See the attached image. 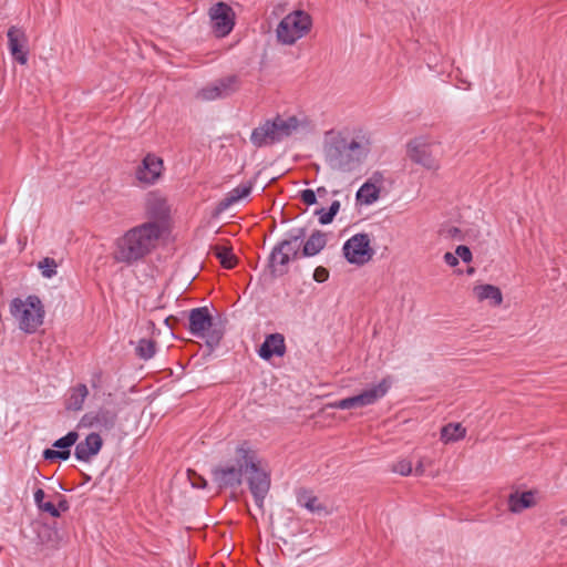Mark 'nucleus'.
<instances>
[{"mask_svg":"<svg viewBox=\"0 0 567 567\" xmlns=\"http://www.w3.org/2000/svg\"><path fill=\"white\" fill-rule=\"evenodd\" d=\"M478 300H488L492 306H499L503 301L502 291L493 285H481L474 288Z\"/></svg>","mask_w":567,"mask_h":567,"instance_id":"26","label":"nucleus"},{"mask_svg":"<svg viewBox=\"0 0 567 567\" xmlns=\"http://www.w3.org/2000/svg\"><path fill=\"white\" fill-rule=\"evenodd\" d=\"M145 212L150 218L147 223H155L159 226L161 235H163L169 219V207L166 199L157 193H150L146 197Z\"/></svg>","mask_w":567,"mask_h":567,"instance_id":"15","label":"nucleus"},{"mask_svg":"<svg viewBox=\"0 0 567 567\" xmlns=\"http://www.w3.org/2000/svg\"><path fill=\"white\" fill-rule=\"evenodd\" d=\"M466 429L461 423H449L441 429V441L445 444L464 439Z\"/></svg>","mask_w":567,"mask_h":567,"instance_id":"28","label":"nucleus"},{"mask_svg":"<svg viewBox=\"0 0 567 567\" xmlns=\"http://www.w3.org/2000/svg\"><path fill=\"white\" fill-rule=\"evenodd\" d=\"M423 473H424L423 464H422V462H419V464L414 468V474L416 476H421V475H423Z\"/></svg>","mask_w":567,"mask_h":567,"instance_id":"43","label":"nucleus"},{"mask_svg":"<svg viewBox=\"0 0 567 567\" xmlns=\"http://www.w3.org/2000/svg\"><path fill=\"white\" fill-rule=\"evenodd\" d=\"M89 395V389L86 384L79 383L74 386H71L68 391V398L65 401V409L68 411H81L83 409L84 402Z\"/></svg>","mask_w":567,"mask_h":567,"instance_id":"23","label":"nucleus"},{"mask_svg":"<svg viewBox=\"0 0 567 567\" xmlns=\"http://www.w3.org/2000/svg\"><path fill=\"white\" fill-rule=\"evenodd\" d=\"M446 233L449 237L456 238L461 231L457 227H450Z\"/></svg>","mask_w":567,"mask_h":567,"instance_id":"42","label":"nucleus"},{"mask_svg":"<svg viewBox=\"0 0 567 567\" xmlns=\"http://www.w3.org/2000/svg\"><path fill=\"white\" fill-rule=\"evenodd\" d=\"M342 252L346 260L355 266L368 264L374 256L370 237L365 233H358L347 239L342 246Z\"/></svg>","mask_w":567,"mask_h":567,"instance_id":"11","label":"nucleus"},{"mask_svg":"<svg viewBox=\"0 0 567 567\" xmlns=\"http://www.w3.org/2000/svg\"><path fill=\"white\" fill-rule=\"evenodd\" d=\"M286 343L284 334L279 332L270 333L265 337L257 353L262 360H270L272 357L281 358L286 354Z\"/></svg>","mask_w":567,"mask_h":567,"instance_id":"20","label":"nucleus"},{"mask_svg":"<svg viewBox=\"0 0 567 567\" xmlns=\"http://www.w3.org/2000/svg\"><path fill=\"white\" fill-rule=\"evenodd\" d=\"M530 506H532V491H525L523 493L515 491L509 494L508 509L512 513L518 514L523 509L528 508Z\"/></svg>","mask_w":567,"mask_h":567,"instance_id":"27","label":"nucleus"},{"mask_svg":"<svg viewBox=\"0 0 567 567\" xmlns=\"http://www.w3.org/2000/svg\"><path fill=\"white\" fill-rule=\"evenodd\" d=\"M371 136L359 131L352 137L338 136L324 148L328 165L336 171L351 173L358 169L371 151Z\"/></svg>","mask_w":567,"mask_h":567,"instance_id":"1","label":"nucleus"},{"mask_svg":"<svg viewBox=\"0 0 567 567\" xmlns=\"http://www.w3.org/2000/svg\"><path fill=\"white\" fill-rule=\"evenodd\" d=\"M237 454L241 455V458L245 461V470L249 473L247 483L255 505L262 511L265 498L270 489V475L258 466L256 457L249 447L239 445Z\"/></svg>","mask_w":567,"mask_h":567,"instance_id":"6","label":"nucleus"},{"mask_svg":"<svg viewBox=\"0 0 567 567\" xmlns=\"http://www.w3.org/2000/svg\"><path fill=\"white\" fill-rule=\"evenodd\" d=\"M380 194V189L372 183L365 182L358 190H357V199L365 205H371L378 200Z\"/></svg>","mask_w":567,"mask_h":567,"instance_id":"29","label":"nucleus"},{"mask_svg":"<svg viewBox=\"0 0 567 567\" xmlns=\"http://www.w3.org/2000/svg\"><path fill=\"white\" fill-rule=\"evenodd\" d=\"M441 143L429 136H417L408 142L406 154L409 158L429 171L440 168Z\"/></svg>","mask_w":567,"mask_h":567,"instance_id":"8","label":"nucleus"},{"mask_svg":"<svg viewBox=\"0 0 567 567\" xmlns=\"http://www.w3.org/2000/svg\"><path fill=\"white\" fill-rule=\"evenodd\" d=\"M443 259H444L445 264L449 265L450 267H455L458 265V259H457L456 254L445 252L443 256Z\"/></svg>","mask_w":567,"mask_h":567,"instance_id":"39","label":"nucleus"},{"mask_svg":"<svg viewBox=\"0 0 567 567\" xmlns=\"http://www.w3.org/2000/svg\"><path fill=\"white\" fill-rule=\"evenodd\" d=\"M217 257L224 268L230 269L235 266L236 258L230 249L223 247L217 250Z\"/></svg>","mask_w":567,"mask_h":567,"instance_id":"33","label":"nucleus"},{"mask_svg":"<svg viewBox=\"0 0 567 567\" xmlns=\"http://www.w3.org/2000/svg\"><path fill=\"white\" fill-rule=\"evenodd\" d=\"M45 493L42 488H38L34 492V503L37 507H39L42 503H44Z\"/></svg>","mask_w":567,"mask_h":567,"instance_id":"40","label":"nucleus"},{"mask_svg":"<svg viewBox=\"0 0 567 567\" xmlns=\"http://www.w3.org/2000/svg\"><path fill=\"white\" fill-rule=\"evenodd\" d=\"M390 386L391 383L386 379H382L378 384L363 390L361 393L338 400L331 403L330 406L338 410H351L369 406L385 396Z\"/></svg>","mask_w":567,"mask_h":567,"instance_id":"10","label":"nucleus"},{"mask_svg":"<svg viewBox=\"0 0 567 567\" xmlns=\"http://www.w3.org/2000/svg\"><path fill=\"white\" fill-rule=\"evenodd\" d=\"M188 331L192 336L205 339L206 346L214 350L224 337L223 328L214 322L207 307L194 308L188 316Z\"/></svg>","mask_w":567,"mask_h":567,"instance_id":"7","label":"nucleus"},{"mask_svg":"<svg viewBox=\"0 0 567 567\" xmlns=\"http://www.w3.org/2000/svg\"><path fill=\"white\" fill-rule=\"evenodd\" d=\"M298 126L299 121L296 116L277 115L255 127L250 134V142L257 148L271 146L289 137Z\"/></svg>","mask_w":567,"mask_h":567,"instance_id":"4","label":"nucleus"},{"mask_svg":"<svg viewBox=\"0 0 567 567\" xmlns=\"http://www.w3.org/2000/svg\"><path fill=\"white\" fill-rule=\"evenodd\" d=\"M340 202L333 200L328 209L319 208L315 212V215L318 217L320 225H329L333 221L336 215L340 210Z\"/></svg>","mask_w":567,"mask_h":567,"instance_id":"31","label":"nucleus"},{"mask_svg":"<svg viewBox=\"0 0 567 567\" xmlns=\"http://www.w3.org/2000/svg\"><path fill=\"white\" fill-rule=\"evenodd\" d=\"M329 278V271L323 267H317L313 271V280L324 282Z\"/></svg>","mask_w":567,"mask_h":567,"instance_id":"38","label":"nucleus"},{"mask_svg":"<svg viewBox=\"0 0 567 567\" xmlns=\"http://www.w3.org/2000/svg\"><path fill=\"white\" fill-rule=\"evenodd\" d=\"M164 169L163 159L156 154L148 153L142 159L135 172L136 179L145 185H154L161 177Z\"/></svg>","mask_w":567,"mask_h":567,"instance_id":"17","label":"nucleus"},{"mask_svg":"<svg viewBox=\"0 0 567 567\" xmlns=\"http://www.w3.org/2000/svg\"><path fill=\"white\" fill-rule=\"evenodd\" d=\"M297 503L300 507L318 516H326L329 513L327 506H324L312 492L307 489L298 492Z\"/></svg>","mask_w":567,"mask_h":567,"instance_id":"22","label":"nucleus"},{"mask_svg":"<svg viewBox=\"0 0 567 567\" xmlns=\"http://www.w3.org/2000/svg\"><path fill=\"white\" fill-rule=\"evenodd\" d=\"M9 308L19 328L25 333H34L43 323L45 311L37 295H29L24 299L13 298Z\"/></svg>","mask_w":567,"mask_h":567,"instance_id":"5","label":"nucleus"},{"mask_svg":"<svg viewBox=\"0 0 567 567\" xmlns=\"http://www.w3.org/2000/svg\"><path fill=\"white\" fill-rule=\"evenodd\" d=\"M327 245L326 234L316 230L302 243L301 257H313L318 255Z\"/></svg>","mask_w":567,"mask_h":567,"instance_id":"24","label":"nucleus"},{"mask_svg":"<svg viewBox=\"0 0 567 567\" xmlns=\"http://www.w3.org/2000/svg\"><path fill=\"white\" fill-rule=\"evenodd\" d=\"M239 87V78L235 74L218 79L200 89L197 96L203 101H215L233 94Z\"/></svg>","mask_w":567,"mask_h":567,"instance_id":"14","label":"nucleus"},{"mask_svg":"<svg viewBox=\"0 0 567 567\" xmlns=\"http://www.w3.org/2000/svg\"><path fill=\"white\" fill-rule=\"evenodd\" d=\"M103 446V440L96 432H92L84 441L75 443L74 456L80 462H89L93 456L99 454Z\"/></svg>","mask_w":567,"mask_h":567,"instance_id":"21","label":"nucleus"},{"mask_svg":"<svg viewBox=\"0 0 567 567\" xmlns=\"http://www.w3.org/2000/svg\"><path fill=\"white\" fill-rule=\"evenodd\" d=\"M209 18L214 33L224 38L228 35L235 25V13L230 6L218 2L209 9Z\"/></svg>","mask_w":567,"mask_h":567,"instance_id":"13","label":"nucleus"},{"mask_svg":"<svg viewBox=\"0 0 567 567\" xmlns=\"http://www.w3.org/2000/svg\"><path fill=\"white\" fill-rule=\"evenodd\" d=\"M327 194H328V190L323 186L318 187L317 190H316V196L318 195L319 197H323Z\"/></svg>","mask_w":567,"mask_h":567,"instance_id":"44","label":"nucleus"},{"mask_svg":"<svg viewBox=\"0 0 567 567\" xmlns=\"http://www.w3.org/2000/svg\"><path fill=\"white\" fill-rule=\"evenodd\" d=\"M117 422V413L106 408H100L95 411H90L80 420V426L87 429H96L101 432L111 431L115 427Z\"/></svg>","mask_w":567,"mask_h":567,"instance_id":"16","label":"nucleus"},{"mask_svg":"<svg viewBox=\"0 0 567 567\" xmlns=\"http://www.w3.org/2000/svg\"><path fill=\"white\" fill-rule=\"evenodd\" d=\"M8 47L13 59L20 64L28 62L29 51L25 48L27 37L22 29L18 27L9 28L7 32Z\"/></svg>","mask_w":567,"mask_h":567,"instance_id":"19","label":"nucleus"},{"mask_svg":"<svg viewBox=\"0 0 567 567\" xmlns=\"http://www.w3.org/2000/svg\"><path fill=\"white\" fill-rule=\"evenodd\" d=\"M455 254L457 256V259H462L466 264L472 260V251L467 246H457L455 249Z\"/></svg>","mask_w":567,"mask_h":567,"instance_id":"36","label":"nucleus"},{"mask_svg":"<svg viewBox=\"0 0 567 567\" xmlns=\"http://www.w3.org/2000/svg\"><path fill=\"white\" fill-rule=\"evenodd\" d=\"M78 439V432H68L64 436L53 442V449H45L43 451V458L49 462L68 461L71 456V447L76 443Z\"/></svg>","mask_w":567,"mask_h":567,"instance_id":"18","label":"nucleus"},{"mask_svg":"<svg viewBox=\"0 0 567 567\" xmlns=\"http://www.w3.org/2000/svg\"><path fill=\"white\" fill-rule=\"evenodd\" d=\"M392 471L402 476H408L413 472L412 463L408 460H401L393 464Z\"/></svg>","mask_w":567,"mask_h":567,"instance_id":"34","label":"nucleus"},{"mask_svg":"<svg viewBox=\"0 0 567 567\" xmlns=\"http://www.w3.org/2000/svg\"><path fill=\"white\" fill-rule=\"evenodd\" d=\"M193 487L196 488H204L206 486V481H203V484H197L195 482L192 483Z\"/></svg>","mask_w":567,"mask_h":567,"instance_id":"46","label":"nucleus"},{"mask_svg":"<svg viewBox=\"0 0 567 567\" xmlns=\"http://www.w3.org/2000/svg\"><path fill=\"white\" fill-rule=\"evenodd\" d=\"M306 236L307 229L305 227H292L272 247L268 257V267L274 277L286 274V267L289 262L301 257L302 243Z\"/></svg>","mask_w":567,"mask_h":567,"instance_id":"3","label":"nucleus"},{"mask_svg":"<svg viewBox=\"0 0 567 567\" xmlns=\"http://www.w3.org/2000/svg\"><path fill=\"white\" fill-rule=\"evenodd\" d=\"M312 25L311 17L303 10H295L285 16L276 29L278 42L292 45L303 38Z\"/></svg>","mask_w":567,"mask_h":567,"instance_id":"9","label":"nucleus"},{"mask_svg":"<svg viewBox=\"0 0 567 567\" xmlns=\"http://www.w3.org/2000/svg\"><path fill=\"white\" fill-rule=\"evenodd\" d=\"M135 352L140 359L150 360L156 353V342L152 339L143 338L136 343Z\"/></svg>","mask_w":567,"mask_h":567,"instance_id":"30","label":"nucleus"},{"mask_svg":"<svg viewBox=\"0 0 567 567\" xmlns=\"http://www.w3.org/2000/svg\"><path fill=\"white\" fill-rule=\"evenodd\" d=\"M300 198L308 206L317 204L316 192L310 188L302 189L300 192Z\"/></svg>","mask_w":567,"mask_h":567,"instance_id":"35","label":"nucleus"},{"mask_svg":"<svg viewBox=\"0 0 567 567\" xmlns=\"http://www.w3.org/2000/svg\"><path fill=\"white\" fill-rule=\"evenodd\" d=\"M238 456L236 464L218 465L212 470L213 481L219 488L236 487L241 484L245 461L240 454Z\"/></svg>","mask_w":567,"mask_h":567,"instance_id":"12","label":"nucleus"},{"mask_svg":"<svg viewBox=\"0 0 567 567\" xmlns=\"http://www.w3.org/2000/svg\"><path fill=\"white\" fill-rule=\"evenodd\" d=\"M162 236L161 228L155 223H143L132 227L117 238L114 259L133 265L150 255Z\"/></svg>","mask_w":567,"mask_h":567,"instance_id":"2","label":"nucleus"},{"mask_svg":"<svg viewBox=\"0 0 567 567\" xmlns=\"http://www.w3.org/2000/svg\"><path fill=\"white\" fill-rule=\"evenodd\" d=\"M38 268L40 269L41 275L48 279L54 277L58 272V264L53 258L50 257H45L42 260H40L38 264Z\"/></svg>","mask_w":567,"mask_h":567,"instance_id":"32","label":"nucleus"},{"mask_svg":"<svg viewBox=\"0 0 567 567\" xmlns=\"http://www.w3.org/2000/svg\"><path fill=\"white\" fill-rule=\"evenodd\" d=\"M38 508L50 514V516L54 518L60 517V511L52 502H44Z\"/></svg>","mask_w":567,"mask_h":567,"instance_id":"37","label":"nucleus"},{"mask_svg":"<svg viewBox=\"0 0 567 567\" xmlns=\"http://www.w3.org/2000/svg\"><path fill=\"white\" fill-rule=\"evenodd\" d=\"M100 377H101V373L94 374V380H92V382H91L92 388H94V389L99 388Z\"/></svg>","mask_w":567,"mask_h":567,"instance_id":"45","label":"nucleus"},{"mask_svg":"<svg viewBox=\"0 0 567 567\" xmlns=\"http://www.w3.org/2000/svg\"><path fill=\"white\" fill-rule=\"evenodd\" d=\"M252 186L254 183L251 181L236 186L235 188L227 193L225 198H223L219 202L218 208L220 210H225L233 206L234 204H236L237 202H239L240 199L248 197L252 190Z\"/></svg>","mask_w":567,"mask_h":567,"instance_id":"25","label":"nucleus"},{"mask_svg":"<svg viewBox=\"0 0 567 567\" xmlns=\"http://www.w3.org/2000/svg\"><path fill=\"white\" fill-rule=\"evenodd\" d=\"M55 506L59 508L60 513L66 512L70 508L68 499L63 496H60V501L58 502V505H55Z\"/></svg>","mask_w":567,"mask_h":567,"instance_id":"41","label":"nucleus"}]
</instances>
